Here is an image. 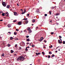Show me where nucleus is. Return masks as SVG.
<instances>
[{"label":"nucleus","instance_id":"f03ea898","mask_svg":"<svg viewBox=\"0 0 65 65\" xmlns=\"http://www.w3.org/2000/svg\"><path fill=\"white\" fill-rule=\"evenodd\" d=\"M20 60L21 61H23L24 60V59H25V58L23 56H20Z\"/></svg>","mask_w":65,"mask_h":65},{"label":"nucleus","instance_id":"f8f14e48","mask_svg":"<svg viewBox=\"0 0 65 65\" xmlns=\"http://www.w3.org/2000/svg\"><path fill=\"white\" fill-rule=\"evenodd\" d=\"M10 6H9V5H8L6 7L7 8H9Z\"/></svg>","mask_w":65,"mask_h":65},{"label":"nucleus","instance_id":"0e129e2a","mask_svg":"<svg viewBox=\"0 0 65 65\" xmlns=\"http://www.w3.org/2000/svg\"><path fill=\"white\" fill-rule=\"evenodd\" d=\"M33 46H34H34L32 45V47H33Z\"/></svg>","mask_w":65,"mask_h":65},{"label":"nucleus","instance_id":"79ce46f5","mask_svg":"<svg viewBox=\"0 0 65 65\" xmlns=\"http://www.w3.org/2000/svg\"><path fill=\"white\" fill-rule=\"evenodd\" d=\"M58 43H59V42H60V40H58Z\"/></svg>","mask_w":65,"mask_h":65},{"label":"nucleus","instance_id":"c756f323","mask_svg":"<svg viewBox=\"0 0 65 65\" xmlns=\"http://www.w3.org/2000/svg\"><path fill=\"white\" fill-rule=\"evenodd\" d=\"M49 13L50 15L52 14V12H51V11H49Z\"/></svg>","mask_w":65,"mask_h":65},{"label":"nucleus","instance_id":"680f3d73","mask_svg":"<svg viewBox=\"0 0 65 65\" xmlns=\"http://www.w3.org/2000/svg\"><path fill=\"white\" fill-rule=\"evenodd\" d=\"M60 39V41H62V39Z\"/></svg>","mask_w":65,"mask_h":65},{"label":"nucleus","instance_id":"4c0bfd02","mask_svg":"<svg viewBox=\"0 0 65 65\" xmlns=\"http://www.w3.org/2000/svg\"><path fill=\"white\" fill-rule=\"evenodd\" d=\"M42 54H43V55H44V52H42Z\"/></svg>","mask_w":65,"mask_h":65},{"label":"nucleus","instance_id":"7c9ffc66","mask_svg":"<svg viewBox=\"0 0 65 65\" xmlns=\"http://www.w3.org/2000/svg\"><path fill=\"white\" fill-rule=\"evenodd\" d=\"M32 32V31H31V30H30L29 31V33H31Z\"/></svg>","mask_w":65,"mask_h":65},{"label":"nucleus","instance_id":"aec40b11","mask_svg":"<svg viewBox=\"0 0 65 65\" xmlns=\"http://www.w3.org/2000/svg\"><path fill=\"white\" fill-rule=\"evenodd\" d=\"M19 50H22V47H19Z\"/></svg>","mask_w":65,"mask_h":65},{"label":"nucleus","instance_id":"4be33fe9","mask_svg":"<svg viewBox=\"0 0 65 65\" xmlns=\"http://www.w3.org/2000/svg\"><path fill=\"white\" fill-rule=\"evenodd\" d=\"M52 57H55V55L54 54H52V55L51 56Z\"/></svg>","mask_w":65,"mask_h":65},{"label":"nucleus","instance_id":"5fc2aeb1","mask_svg":"<svg viewBox=\"0 0 65 65\" xmlns=\"http://www.w3.org/2000/svg\"><path fill=\"white\" fill-rule=\"evenodd\" d=\"M44 42H45V43H46V42L45 40H44Z\"/></svg>","mask_w":65,"mask_h":65},{"label":"nucleus","instance_id":"bf43d9fd","mask_svg":"<svg viewBox=\"0 0 65 65\" xmlns=\"http://www.w3.org/2000/svg\"><path fill=\"white\" fill-rule=\"evenodd\" d=\"M3 43V45H4L5 44V43H4V42Z\"/></svg>","mask_w":65,"mask_h":65},{"label":"nucleus","instance_id":"de8ad7c7","mask_svg":"<svg viewBox=\"0 0 65 65\" xmlns=\"http://www.w3.org/2000/svg\"><path fill=\"white\" fill-rule=\"evenodd\" d=\"M14 56H17V54H15L14 55Z\"/></svg>","mask_w":65,"mask_h":65},{"label":"nucleus","instance_id":"338daca9","mask_svg":"<svg viewBox=\"0 0 65 65\" xmlns=\"http://www.w3.org/2000/svg\"><path fill=\"white\" fill-rule=\"evenodd\" d=\"M17 5L18 6H19V4H18V3L17 4Z\"/></svg>","mask_w":65,"mask_h":65},{"label":"nucleus","instance_id":"a19ab883","mask_svg":"<svg viewBox=\"0 0 65 65\" xmlns=\"http://www.w3.org/2000/svg\"><path fill=\"white\" fill-rule=\"evenodd\" d=\"M26 37L27 38H29V36H26Z\"/></svg>","mask_w":65,"mask_h":65},{"label":"nucleus","instance_id":"f257e3e1","mask_svg":"<svg viewBox=\"0 0 65 65\" xmlns=\"http://www.w3.org/2000/svg\"><path fill=\"white\" fill-rule=\"evenodd\" d=\"M20 45L21 46H25V43L23 42H21L20 43Z\"/></svg>","mask_w":65,"mask_h":65},{"label":"nucleus","instance_id":"ea45409f","mask_svg":"<svg viewBox=\"0 0 65 65\" xmlns=\"http://www.w3.org/2000/svg\"><path fill=\"white\" fill-rule=\"evenodd\" d=\"M59 43L60 44V43H62V41H61L60 42H59Z\"/></svg>","mask_w":65,"mask_h":65},{"label":"nucleus","instance_id":"1a4fd4ad","mask_svg":"<svg viewBox=\"0 0 65 65\" xmlns=\"http://www.w3.org/2000/svg\"><path fill=\"white\" fill-rule=\"evenodd\" d=\"M20 57H19L17 59V60H20Z\"/></svg>","mask_w":65,"mask_h":65},{"label":"nucleus","instance_id":"603ef678","mask_svg":"<svg viewBox=\"0 0 65 65\" xmlns=\"http://www.w3.org/2000/svg\"><path fill=\"white\" fill-rule=\"evenodd\" d=\"M50 23H52V20L50 21Z\"/></svg>","mask_w":65,"mask_h":65},{"label":"nucleus","instance_id":"6e6552de","mask_svg":"<svg viewBox=\"0 0 65 65\" xmlns=\"http://www.w3.org/2000/svg\"><path fill=\"white\" fill-rule=\"evenodd\" d=\"M24 10H25L23 12H22V13L21 14H24V13H25V12L26 11L25 10V9H24Z\"/></svg>","mask_w":65,"mask_h":65},{"label":"nucleus","instance_id":"f704fd0d","mask_svg":"<svg viewBox=\"0 0 65 65\" xmlns=\"http://www.w3.org/2000/svg\"><path fill=\"white\" fill-rule=\"evenodd\" d=\"M48 58L49 59V58H50L51 57V56H50V55H48Z\"/></svg>","mask_w":65,"mask_h":65},{"label":"nucleus","instance_id":"a878e982","mask_svg":"<svg viewBox=\"0 0 65 65\" xmlns=\"http://www.w3.org/2000/svg\"><path fill=\"white\" fill-rule=\"evenodd\" d=\"M11 32H9L8 33V34H10H10H11Z\"/></svg>","mask_w":65,"mask_h":65},{"label":"nucleus","instance_id":"ddd939ff","mask_svg":"<svg viewBox=\"0 0 65 65\" xmlns=\"http://www.w3.org/2000/svg\"><path fill=\"white\" fill-rule=\"evenodd\" d=\"M8 26L9 28H10L11 27V25H8Z\"/></svg>","mask_w":65,"mask_h":65},{"label":"nucleus","instance_id":"5701e85b","mask_svg":"<svg viewBox=\"0 0 65 65\" xmlns=\"http://www.w3.org/2000/svg\"><path fill=\"white\" fill-rule=\"evenodd\" d=\"M8 47H9V46H10V45L8 43Z\"/></svg>","mask_w":65,"mask_h":65},{"label":"nucleus","instance_id":"20e7f679","mask_svg":"<svg viewBox=\"0 0 65 65\" xmlns=\"http://www.w3.org/2000/svg\"><path fill=\"white\" fill-rule=\"evenodd\" d=\"M22 22H21V21L19 22L18 23V24L19 25H22Z\"/></svg>","mask_w":65,"mask_h":65},{"label":"nucleus","instance_id":"6ab92c4d","mask_svg":"<svg viewBox=\"0 0 65 65\" xmlns=\"http://www.w3.org/2000/svg\"><path fill=\"white\" fill-rule=\"evenodd\" d=\"M27 48H28L27 47H26V49L25 50V51H28V49H27Z\"/></svg>","mask_w":65,"mask_h":65},{"label":"nucleus","instance_id":"a18cd8bd","mask_svg":"<svg viewBox=\"0 0 65 65\" xmlns=\"http://www.w3.org/2000/svg\"><path fill=\"white\" fill-rule=\"evenodd\" d=\"M32 43H30L29 44L30 45H31L32 44Z\"/></svg>","mask_w":65,"mask_h":65},{"label":"nucleus","instance_id":"09e8293b","mask_svg":"<svg viewBox=\"0 0 65 65\" xmlns=\"http://www.w3.org/2000/svg\"><path fill=\"white\" fill-rule=\"evenodd\" d=\"M42 40H41V39H40V40H39V41H40V42H41V41H42Z\"/></svg>","mask_w":65,"mask_h":65},{"label":"nucleus","instance_id":"052dcab7","mask_svg":"<svg viewBox=\"0 0 65 65\" xmlns=\"http://www.w3.org/2000/svg\"><path fill=\"white\" fill-rule=\"evenodd\" d=\"M0 21H1V22H2L3 21V20H0Z\"/></svg>","mask_w":65,"mask_h":65},{"label":"nucleus","instance_id":"49530a36","mask_svg":"<svg viewBox=\"0 0 65 65\" xmlns=\"http://www.w3.org/2000/svg\"><path fill=\"white\" fill-rule=\"evenodd\" d=\"M6 14H8V12H6Z\"/></svg>","mask_w":65,"mask_h":65},{"label":"nucleus","instance_id":"58836bf2","mask_svg":"<svg viewBox=\"0 0 65 65\" xmlns=\"http://www.w3.org/2000/svg\"><path fill=\"white\" fill-rule=\"evenodd\" d=\"M44 15L45 17H46V16H47V14H44Z\"/></svg>","mask_w":65,"mask_h":65},{"label":"nucleus","instance_id":"864d4df0","mask_svg":"<svg viewBox=\"0 0 65 65\" xmlns=\"http://www.w3.org/2000/svg\"><path fill=\"white\" fill-rule=\"evenodd\" d=\"M60 47V46H59L57 47L56 48V49H57V48H58V47Z\"/></svg>","mask_w":65,"mask_h":65},{"label":"nucleus","instance_id":"4468645a","mask_svg":"<svg viewBox=\"0 0 65 65\" xmlns=\"http://www.w3.org/2000/svg\"><path fill=\"white\" fill-rule=\"evenodd\" d=\"M36 12L37 13H40V12H39V11H38H38H36Z\"/></svg>","mask_w":65,"mask_h":65},{"label":"nucleus","instance_id":"393cba45","mask_svg":"<svg viewBox=\"0 0 65 65\" xmlns=\"http://www.w3.org/2000/svg\"><path fill=\"white\" fill-rule=\"evenodd\" d=\"M2 57H4V53H3L2 55Z\"/></svg>","mask_w":65,"mask_h":65},{"label":"nucleus","instance_id":"473e14b6","mask_svg":"<svg viewBox=\"0 0 65 65\" xmlns=\"http://www.w3.org/2000/svg\"><path fill=\"white\" fill-rule=\"evenodd\" d=\"M17 32H14V35H17Z\"/></svg>","mask_w":65,"mask_h":65},{"label":"nucleus","instance_id":"423d86ee","mask_svg":"<svg viewBox=\"0 0 65 65\" xmlns=\"http://www.w3.org/2000/svg\"><path fill=\"white\" fill-rule=\"evenodd\" d=\"M32 23H35V20L34 19H33L32 20Z\"/></svg>","mask_w":65,"mask_h":65},{"label":"nucleus","instance_id":"a211bd4d","mask_svg":"<svg viewBox=\"0 0 65 65\" xmlns=\"http://www.w3.org/2000/svg\"><path fill=\"white\" fill-rule=\"evenodd\" d=\"M26 41H30V39L28 38L26 40Z\"/></svg>","mask_w":65,"mask_h":65},{"label":"nucleus","instance_id":"2eb2a0df","mask_svg":"<svg viewBox=\"0 0 65 65\" xmlns=\"http://www.w3.org/2000/svg\"><path fill=\"white\" fill-rule=\"evenodd\" d=\"M30 30H31V28H30V27H28L27 28V30H28V31H30Z\"/></svg>","mask_w":65,"mask_h":65},{"label":"nucleus","instance_id":"412c9836","mask_svg":"<svg viewBox=\"0 0 65 65\" xmlns=\"http://www.w3.org/2000/svg\"><path fill=\"white\" fill-rule=\"evenodd\" d=\"M15 40H19V39H18V38H15Z\"/></svg>","mask_w":65,"mask_h":65},{"label":"nucleus","instance_id":"4d7b16f0","mask_svg":"<svg viewBox=\"0 0 65 65\" xmlns=\"http://www.w3.org/2000/svg\"><path fill=\"white\" fill-rule=\"evenodd\" d=\"M29 44V43L28 42L27 43V44Z\"/></svg>","mask_w":65,"mask_h":65},{"label":"nucleus","instance_id":"8fccbe9b","mask_svg":"<svg viewBox=\"0 0 65 65\" xmlns=\"http://www.w3.org/2000/svg\"><path fill=\"white\" fill-rule=\"evenodd\" d=\"M17 44H16L15 45V46L16 47H17Z\"/></svg>","mask_w":65,"mask_h":65},{"label":"nucleus","instance_id":"bb28decb","mask_svg":"<svg viewBox=\"0 0 65 65\" xmlns=\"http://www.w3.org/2000/svg\"><path fill=\"white\" fill-rule=\"evenodd\" d=\"M23 20H25V21H26V20H28V19L27 18H25V19H23Z\"/></svg>","mask_w":65,"mask_h":65},{"label":"nucleus","instance_id":"13d9d810","mask_svg":"<svg viewBox=\"0 0 65 65\" xmlns=\"http://www.w3.org/2000/svg\"><path fill=\"white\" fill-rule=\"evenodd\" d=\"M16 21L14 20V21H13V22H16Z\"/></svg>","mask_w":65,"mask_h":65},{"label":"nucleus","instance_id":"dca6fc26","mask_svg":"<svg viewBox=\"0 0 65 65\" xmlns=\"http://www.w3.org/2000/svg\"><path fill=\"white\" fill-rule=\"evenodd\" d=\"M13 51L12 50H11V53H13Z\"/></svg>","mask_w":65,"mask_h":65},{"label":"nucleus","instance_id":"3c124183","mask_svg":"<svg viewBox=\"0 0 65 65\" xmlns=\"http://www.w3.org/2000/svg\"><path fill=\"white\" fill-rule=\"evenodd\" d=\"M16 30L17 31H19V30L18 29H16Z\"/></svg>","mask_w":65,"mask_h":65},{"label":"nucleus","instance_id":"39448f33","mask_svg":"<svg viewBox=\"0 0 65 65\" xmlns=\"http://www.w3.org/2000/svg\"><path fill=\"white\" fill-rule=\"evenodd\" d=\"M40 54L41 53H36V55H37V56L39 55H40Z\"/></svg>","mask_w":65,"mask_h":65},{"label":"nucleus","instance_id":"774afa93","mask_svg":"<svg viewBox=\"0 0 65 65\" xmlns=\"http://www.w3.org/2000/svg\"><path fill=\"white\" fill-rule=\"evenodd\" d=\"M55 52H56V53H57V51H55Z\"/></svg>","mask_w":65,"mask_h":65},{"label":"nucleus","instance_id":"0eeeda50","mask_svg":"<svg viewBox=\"0 0 65 65\" xmlns=\"http://www.w3.org/2000/svg\"><path fill=\"white\" fill-rule=\"evenodd\" d=\"M14 13V15H17V12H15Z\"/></svg>","mask_w":65,"mask_h":65},{"label":"nucleus","instance_id":"9d476101","mask_svg":"<svg viewBox=\"0 0 65 65\" xmlns=\"http://www.w3.org/2000/svg\"><path fill=\"white\" fill-rule=\"evenodd\" d=\"M5 13H3L2 14V16H3V17L5 16Z\"/></svg>","mask_w":65,"mask_h":65},{"label":"nucleus","instance_id":"c9c22d12","mask_svg":"<svg viewBox=\"0 0 65 65\" xmlns=\"http://www.w3.org/2000/svg\"><path fill=\"white\" fill-rule=\"evenodd\" d=\"M54 33V32H51V34L52 35H53Z\"/></svg>","mask_w":65,"mask_h":65},{"label":"nucleus","instance_id":"e2e57ef3","mask_svg":"<svg viewBox=\"0 0 65 65\" xmlns=\"http://www.w3.org/2000/svg\"><path fill=\"white\" fill-rule=\"evenodd\" d=\"M38 27H36V29H38Z\"/></svg>","mask_w":65,"mask_h":65},{"label":"nucleus","instance_id":"72a5a7b5","mask_svg":"<svg viewBox=\"0 0 65 65\" xmlns=\"http://www.w3.org/2000/svg\"><path fill=\"white\" fill-rule=\"evenodd\" d=\"M43 38L42 37L41 38H40V39H41V40H43Z\"/></svg>","mask_w":65,"mask_h":65},{"label":"nucleus","instance_id":"b1692460","mask_svg":"<svg viewBox=\"0 0 65 65\" xmlns=\"http://www.w3.org/2000/svg\"><path fill=\"white\" fill-rule=\"evenodd\" d=\"M55 8V7H51V9H54V8Z\"/></svg>","mask_w":65,"mask_h":65},{"label":"nucleus","instance_id":"f3484780","mask_svg":"<svg viewBox=\"0 0 65 65\" xmlns=\"http://www.w3.org/2000/svg\"><path fill=\"white\" fill-rule=\"evenodd\" d=\"M10 40H12V39H13V37H10Z\"/></svg>","mask_w":65,"mask_h":65},{"label":"nucleus","instance_id":"c85d7f7f","mask_svg":"<svg viewBox=\"0 0 65 65\" xmlns=\"http://www.w3.org/2000/svg\"><path fill=\"white\" fill-rule=\"evenodd\" d=\"M52 54V53L51 52H49V54Z\"/></svg>","mask_w":65,"mask_h":65},{"label":"nucleus","instance_id":"7ed1b4c3","mask_svg":"<svg viewBox=\"0 0 65 65\" xmlns=\"http://www.w3.org/2000/svg\"><path fill=\"white\" fill-rule=\"evenodd\" d=\"M2 4L3 6L4 7H6V3H5V2H3L2 3Z\"/></svg>","mask_w":65,"mask_h":65},{"label":"nucleus","instance_id":"cd10ccee","mask_svg":"<svg viewBox=\"0 0 65 65\" xmlns=\"http://www.w3.org/2000/svg\"><path fill=\"white\" fill-rule=\"evenodd\" d=\"M62 43H63V44H65V41H63V42Z\"/></svg>","mask_w":65,"mask_h":65},{"label":"nucleus","instance_id":"37998d69","mask_svg":"<svg viewBox=\"0 0 65 65\" xmlns=\"http://www.w3.org/2000/svg\"><path fill=\"white\" fill-rule=\"evenodd\" d=\"M27 14V17H29V15H30L29 14Z\"/></svg>","mask_w":65,"mask_h":65},{"label":"nucleus","instance_id":"e433bc0d","mask_svg":"<svg viewBox=\"0 0 65 65\" xmlns=\"http://www.w3.org/2000/svg\"><path fill=\"white\" fill-rule=\"evenodd\" d=\"M59 37L60 38H62V37H61V36H59Z\"/></svg>","mask_w":65,"mask_h":65},{"label":"nucleus","instance_id":"9b49d317","mask_svg":"<svg viewBox=\"0 0 65 65\" xmlns=\"http://www.w3.org/2000/svg\"><path fill=\"white\" fill-rule=\"evenodd\" d=\"M28 22L29 21L28 20L26 21H25V23H26V24H27L28 23Z\"/></svg>","mask_w":65,"mask_h":65},{"label":"nucleus","instance_id":"69168bd1","mask_svg":"<svg viewBox=\"0 0 65 65\" xmlns=\"http://www.w3.org/2000/svg\"><path fill=\"white\" fill-rule=\"evenodd\" d=\"M51 47H53V45H51Z\"/></svg>","mask_w":65,"mask_h":65},{"label":"nucleus","instance_id":"6e6d98bb","mask_svg":"<svg viewBox=\"0 0 65 65\" xmlns=\"http://www.w3.org/2000/svg\"><path fill=\"white\" fill-rule=\"evenodd\" d=\"M6 16H8V14H6Z\"/></svg>","mask_w":65,"mask_h":65},{"label":"nucleus","instance_id":"2f4dec72","mask_svg":"<svg viewBox=\"0 0 65 65\" xmlns=\"http://www.w3.org/2000/svg\"><path fill=\"white\" fill-rule=\"evenodd\" d=\"M59 15V13L55 14V15Z\"/></svg>","mask_w":65,"mask_h":65},{"label":"nucleus","instance_id":"c03bdc74","mask_svg":"<svg viewBox=\"0 0 65 65\" xmlns=\"http://www.w3.org/2000/svg\"><path fill=\"white\" fill-rule=\"evenodd\" d=\"M24 32H27V30H26V29L24 31Z\"/></svg>","mask_w":65,"mask_h":65}]
</instances>
